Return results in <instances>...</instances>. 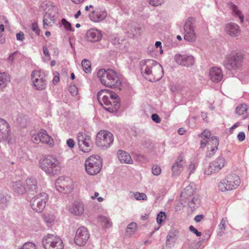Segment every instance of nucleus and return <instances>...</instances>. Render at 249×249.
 Wrapping results in <instances>:
<instances>
[{"label":"nucleus","mask_w":249,"mask_h":249,"mask_svg":"<svg viewBox=\"0 0 249 249\" xmlns=\"http://www.w3.org/2000/svg\"><path fill=\"white\" fill-rule=\"evenodd\" d=\"M97 100L99 103L109 112H114L118 110L120 106L119 98L113 91L108 89H102L97 93Z\"/></svg>","instance_id":"1"},{"label":"nucleus","mask_w":249,"mask_h":249,"mask_svg":"<svg viewBox=\"0 0 249 249\" xmlns=\"http://www.w3.org/2000/svg\"><path fill=\"white\" fill-rule=\"evenodd\" d=\"M142 66V72L144 76L150 81L159 80L163 76V70L161 66L154 60H147Z\"/></svg>","instance_id":"2"},{"label":"nucleus","mask_w":249,"mask_h":249,"mask_svg":"<svg viewBox=\"0 0 249 249\" xmlns=\"http://www.w3.org/2000/svg\"><path fill=\"white\" fill-rule=\"evenodd\" d=\"M97 76L101 83L106 87L116 88L121 84L119 78L114 70L101 69L97 72Z\"/></svg>","instance_id":"3"},{"label":"nucleus","mask_w":249,"mask_h":249,"mask_svg":"<svg viewBox=\"0 0 249 249\" xmlns=\"http://www.w3.org/2000/svg\"><path fill=\"white\" fill-rule=\"evenodd\" d=\"M40 168L50 175L57 174L61 170L60 163L55 158L48 156L39 161Z\"/></svg>","instance_id":"4"},{"label":"nucleus","mask_w":249,"mask_h":249,"mask_svg":"<svg viewBox=\"0 0 249 249\" xmlns=\"http://www.w3.org/2000/svg\"><path fill=\"white\" fill-rule=\"evenodd\" d=\"M239 177L235 174H231L226 176L218 184V188L221 192L232 190L236 189L240 184Z\"/></svg>","instance_id":"5"},{"label":"nucleus","mask_w":249,"mask_h":249,"mask_svg":"<svg viewBox=\"0 0 249 249\" xmlns=\"http://www.w3.org/2000/svg\"><path fill=\"white\" fill-rule=\"evenodd\" d=\"M85 166L86 171L89 175H95L100 172L102 161L99 156L92 155L85 160Z\"/></svg>","instance_id":"6"},{"label":"nucleus","mask_w":249,"mask_h":249,"mask_svg":"<svg viewBox=\"0 0 249 249\" xmlns=\"http://www.w3.org/2000/svg\"><path fill=\"white\" fill-rule=\"evenodd\" d=\"M42 243L45 249H64V245L61 238L53 234L45 235L42 239Z\"/></svg>","instance_id":"7"},{"label":"nucleus","mask_w":249,"mask_h":249,"mask_svg":"<svg viewBox=\"0 0 249 249\" xmlns=\"http://www.w3.org/2000/svg\"><path fill=\"white\" fill-rule=\"evenodd\" d=\"M195 19L189 18L184 25V39L188 42H195L197 38V35L195 31Z\"/></svg>","instance_id":"8"},{"label":"nucleus","mask_w":249,"mask_h":249,"mask_svg":"<svg viewBox=\"0 0 249 249\" xmlns=\"http://www.w3.org/2000/svg\"><path fill=\"white\" fill-rule=\"evenodd\" d=\"M49 197L45 193H40L33 197L30 201L32 209L36 212H41L44 209Z\"/></svg>","instance_id":"9"},{"label":"nucleus","mask_w":249,"mask_h":249,"mask_svg":"<svg viewBox=\"0 0 249 249\" xmlns=\"http://www.w3.org/2000/svg\"><path fill=\"white\" fill-rule=\"evenodd\" d=\"M55 186L57 191L65 194L71 193L74 188L73 181L68 177L58 178L55 181Z\"/></svg>","instance_id":"10"},{"label":"nucleus","mask_w":249,"mask_h":249,"mask_svg":"<svg viewBox=\"0 0 249 249\" xmlns=\"http://www.w3.org/2000/svg\"><path fill=\"white\" fill-rule=\"evenodd\" d=\"M47 11L43 17V27L45 26H52L55 22V15L58 13V7L53 4H47Z\"/></svg>","instance_id":"11"},{"label":"nucleus","mask_w":249,"mask_h":249,"mask_svg":"<svg viewBox=\"0 0 249 249\" xmlns=\"http://www.w3.org/2000/svg\"><path fill=\"white\" fill-rule=\"evenodd\" d=\"M114 140L113 134L107 130H101L96 135L95 143L99 147H107L111 144Z\"/></svg>","instance_id":"12"},{"label":"nucleus","mask_w":249,"mask_h":249,"mask_svg":"<svg viewBox=\"0 0 249 249\" xmlns=\"http://www.w3.org/2000/svg\"><path fill=\"white\" fill-rule=\"evenodd\" d=\"M77 140L79 150L84 153L90 152L92 148V142L91 137L84 132L77 134Z\"/></svg>","instance_id":"13"},{"label":"nucleus","mask_w":249,"mask_h":249,"mask_svg":"<svg viewBox=\"0 0 249 249\" xmlns=\"http://www.w3.org/2000/svg\"><path fill=\"white\" fill-rule=\"evenodd\" d=\"M31 140L35 143L38 144L41 142L48 144L51 147L53 146L54 143L53 139L44 129H41L38 132L32 134Z\"/></svg>","instance_id":"14"},{"label":"nucleus","mask_w":249,"mask_h":249,"mask_svg":"<svg viewBox=\"0 0 249 249\" xmlns=\"http://www.w3.org/2000/svg\"><path fill=\"white\" fill-rule=\"evenodd\" d=\"M243 59V55L241 53H232L227 56L225 64L228 69L235 70L241 67Z\"/></svg>","instance_id":"15"},{"label":"nucleus","mask_w":249,"mask_h":249,"mask_svg":"<svg viewBox=\"0 0 249 249\" xmlns=\"http://www.w3.org/2000/svg\"><path fill=\"white\" fill-rule=\"evenodd\" d=\"M32 81L36 90H43L46 87V80L44 74L40 71H35L32 74Z\"/></svg>","instance_id":"16"},{"label":"nucleus","mask_w":249,"mask_h":249,"mask_svg":"<svg viewBox=\"0 0 249 249\" xmlns=\"http://www.w3.org/2000/svg\"><path fill=\"white\" fill-rule=\"evenodd\" d=\"M89 237V233L87 228L85 227L79 228L74 237V243L78 246H84L86 245Z\"/></svg>","instance_id":"17"},{"label":"nucleus","mask_w":249,"mask_h":249,"mask_svg":"<svg viewBox=\"0 0 249 249\" xmlns=\"http://www.w3.org/2000/svg\"><path fill=\"white\" fill-rule=\"evenodd\" d=\"M225 159L223 157L219 156L205 169L204 174L210 175L213 173L217 172L225 165Z\"/></svg>","instance_id":"18"},{"label":"nucleus","mask_w":249,"mask_h":249,"mask_svg":"<svg viewBox=\"0 0 249 249\" xmlns=\"http://www.w3.org/2000/svg\"><path fill=\"white\" fill-rule=\"evenodd\" d=\"M90 9L92 10L89 17V19L93 22H99L103 20L107 17V13L104 11H101L99 9L93 10V6L92 5H87L85 7V11H88Z\"/></svg>","instance_id":"19"},{"label":"nucleus","mask_w":249,"mask_h":249,"mask_svg":"<svg viewBox=\"0 0 249 249\" xmlns=\"http://www.w3.org/2000/svg\"><path fill=\"white\" fill-rule=\"evenodd\" d=\"M11 131L9 124L5 120L0 118V142L6 141Z\"/></svg>","instance_id":"20"},{"label":"nucleus","mask_w":249,"mask_h":249,"mask_svg":"<svg viewBox=\"0 0 249 249\" xmlns=\"http://www.w3.org/2000/svg\"><path fill=\"white\" fill-rule=\"evenodd\" d=\"M176 62L182 66L189 67L194 62V57L192 55L176 54L175 56Z\"/></svg>","instance_id":"21"},{"label":"nucleus","mask_w":249,"mask_h":249,"mask_svg":"<svg viewBox=\"0 0 249 249\" xmlns=\"http://www.w3.org/2000/svg\"><path fill=\"white\" fill-rule=\"evenodd\" d=\"M219 145V141L217 137H212L207 145V154L209 157L213 155L217 150V147Z\"/></svg>","instance_id":"22"},{"label":"nucleus","mask_w":249,"mask_h":249,"mask_svg":"<svg viewBox=\"0 0 249 249\" xmlns=\"http://www.w3.org/2000/svg\"><path fill=\"white\" fill-rule=\"evenodd\" d=\"M87 38L91 42H96L102 38L101 32L95 29H90L87 33Z\"/></svg>","instance_id":"23"},{"label":"nucleus","mask_w":249,"mask_h":249,"mask_svg":"<svg viewBox=\"0 0 249 249\" xmlns=\"http://www.w3.org/2000/svg\"><path fill=\"white\" fill-rule=\"evenodd\" d=\"M12 189L15 193L23 195L27 192V190L24 184L20 180H17L13 182Z\"/></svg>","instance_id":"24"},{"label":"nucleus","mask_w":249,"mask_h":249,"mask_svg":"<svg viewBox=\"0 0 249 249\" xmlns=\"http://www.w3.org/2000/svg\"><path fill=\"white\" fill-rule=\"evenodd\" d=\"M209 75L211 79L215 82L221 81L223 78L221 70L217 67H213L210 69Z\"/></svg>","instance_id":"25"},{"label":"nucleus","mask_w":249,"mask_h":249,"mask_svg":"<svg viewBox=\"0 0 249 249\" xmlns=\"http://www.w3.org/2000/svg\"><path fill=\"white\" fill-rule=\"evenodd\" d=\"M70 212L74 215H81L84 211V206L83 203L79 202H74L69 209Z\"/></svg>","instance_id":"26"},{"label":"nucleus","mask_w":249,"mask_h":249,"mask_svg":"<svg viewBox=\"0 0 249 249\" xmlns=\"http://www.w3.org/2000/svg\"><path fill=\"white\" fill-rule=\"evenodd\" d=\"M226 32L230 36H236L240 32L239 26L235 23H229L226 25L225 29Z\"/></svg>","instance_id":"27"},{"label":"nucleus","mask_w":249,"mask_h":249,"mask_svg":"<svg viewBox=\"0 0 249 249\" xmlns=\"http://www.w3.org/2000/svg\"><path fill=\"white\" fill-rule=\"evenodd\" d=\"M26 189L28 193L33 194L37 191V182L34 178H28L26 180Z\"/></svg>","instance_id":"28"},{"label":"nucleus","mask_w":249,"mask_h":249,"mask_svg":"<svg viewBox=\"0 0 249 249\" xmlns=\"http://www.w3.org/2000/svg\"><path fill=\"white\" fill-rule=\"evenodd\" d=\"M249 107L246 104H241L239 105L236 108V113L239 115L242 116L244 119H246L248 115V111Z\"/></svg>","instance_id":"29"},{"label":"nucleus","mask_w":249,"mask_h":249,"mask_svg":"<svg viewBox=\"0 0 249 249\" xmlns=\"http://www.w3.org/2000/svg\"><path fill=\"white\" fill-rule=\"evenodd\" d=\"M118 159L122 163L132 164L133 160L130 155L123 150L118 151Z\"/></svg>","instance_id":"30"},{"label":"nucleus","mask_w":249,"mask_h":249,"mask_svg":"<svg viewBox=\"0 0 249 249\" xmlns=\"http://www.w3.org/2000/svg\"><path fill=\"white\" fill-rule=\"evenodd\" d=\"M10 80L11 77L9 74L5 72H0V89L5 88Z\"/></svg>","instance_id":"31"},{"label":"nucleus","mask_w":249,"mask_h":249,"mask_svg":"<svg viewBox=\"0 0 249 249\" xmlns=\"http://www.w3.org/2000/svg\"><path fill=\"white\" fill-rule=\"evenodd\" d=\"M195 189L192 185H190L181 192V196L184 198H188L193 195Z\"/></svg>","instance_id":"32"},{"label":"nucleus","mask_w":249,"mask_h":249,"mask_svg":"<svg viewBox=\"0 0 249 249\" xmlns=\"http://www.w3.org/2000/svg\"><path fill=\"white\" fill-rule=\"evenodd\" d=\"M229 5L232 9V10L233 11V13H234V15L235 16L239 17L241 22H243V19H244V17L242 15V13L240 12V11L238 9L237 7H236V6L235 5H234V4H233L232 3H229Z\"/></svg>","instance_id":"33"},{"label":"nucleus","mask_w":249,"mask_h":249,"mask_svg":"<svg viewBox=\"0 0 249 249\" xmlns=\"http://www.w3.org/2000/svg\"><path fill=\"white\" fill-rule=\"evenodd\" d=\"M98 221L106 228H109L112 226V222L106 217L100 216L98 218Z\"/></svg>","instance_id":"34"},{"label":"nucleus","mask_w":249,"mask_h":249,"mask_svg":"<svg viewBox=\"0 0 249 249\" xmlns=\"http://www.w3.org/2000/svg\"><path fill=\"white\" fill-rule=\"evenodd\" d=\"M81 65L85 72L88 73L90 71L91 63L87 59H84L81 62Z\"/></svg>","instance_id":"35"},{"label":"nucleus","mask_w":249,"mask_h":249,"mask_svg":"<svg viewBox=\"0 0 249 249\" xmlns=\"http://www.w3.org/2000/svg\"><path fill=\"white\" fill-rule=\"evenodd\" d=\"M182 167L183 164L182 162H180L178 161H176V162L173 165L172 167L173 175L177 174L179 169L182 168Z\"/></svg>","instance_id":"36"},{"label":"nucleus","mask_w":249,"mask_h":249,"mask_svg":"<svg viewBox=\"0 0 249 249\" xmlns=\"http://www.w3.org/2000/svg\"><path fill=\"white\" fill-rule=\"evenodd\" d=\"M18 249H37V248L36 245L33 242H28L24 243Z\"/></svg>","instance_id":"37"},{"label":"nucleus","mask_w":249,"mask_h":249,"mask_svg":"<svg viewBox=\"0 0 249 249\" xmlns=\"http://www.w3.org/2000/svg\"><path fill=\"white\" fill-rule=\"evenodd\" d=\"M166 214L164 212H160L157 216V222L158 224H161L162 222H163L166 219Z\"/></svg>","instance_id":"38"},{"label":"nucleus","mask_w":249,"mask_h":249,"mask_svg":"<svg viewBox=\"0 0 249 249\" xmlns=\"http://www.w3.org/2000/svg\"><path fill=\"white\" fill-rule=\"evenodd\" d=\"M133 196L135 199L138 200H146L147 199V196L143 193L135 192L133 193Z\"/></svg>","instance_id":"39"},{"label":"nucleus","mask_w":249,"mask_h":249,"mask_svg":"<svg viewBox=\"0 0 249 249\" xmlns=\"http://www.w3.org/2000/svg\"><path fill=\"white\" fill-rule=\"evenodd\" d=\"M137 228V225L136 223L132 222L130 223L127 228L126 232H129L130 234L134 232Z\"/></svg>","instance_id":"40"},{"label":"nucleus","mask_w":249,"mask_h":249,"mask_svg":"<svg viewBox=\"0 0 249 249\" xmlns=\"http://www.w3.org/2000/svg\"><path fill=\"white\" fill-rule=\"evenodd\" d=\"M198 137L199 138H204L207 139H210L211 136V132L207 130H204L201 134L198 135Z\"/></svg>","instance_id":"41"},{"label":"nucleus","mask_w":249,"mask_h":249,"mask_svg":"<svg viewBox=\"0 0 249 249\" xmlns=\"http://www.w3.org/2000/svg\"><path fill=\"white\" fill-rule=\"evenodd\" d=\"M61 23L64 27V28L69 31H73L71 24L68 21L66 20L65 18H62L61 20Z\"/></svg>","instance_id":"42"},{"label":"nucleus","mask_w":249,"mask_h":249,"mask_svg":"<svg viewBox=\"0 0 249 249\" xmlns=\"http://www.w3.org/2000/svg\"><path fill=\"white\" fill-rule=\"evenodd\" d=\"M152 173L155 176H158L161 173V169L157 165L154 166L152 169Z\"/></svg>","instance_id":"43"},{"label":"nucleus","mask_w":249,"mask_h":249,"mask_svg":"<svg viewBox=\"0 0 249 249\" xmlns=\"http://www.w3.org/2000/svg\"><path fill=\"white\" fill-rule=\"evenodd\" d=\"M150 4L157 6L161 5L163 3V0H148Z\"/></svg>","instance_id":"44"},{"label":"nucleus","mask_w":249,"mask_h":249,"mask_svg":"<svg viewBox=\"0 0 249 249\" xmlns=\"http://www.w3.org/2000/svg\"><path fill=\"white\" fill-rule=\"evenodd\" d=\"M0 22L5 25V27H9V22L6 18L4 16H0Z\"/></svg>","instance_id":"45"},{"label":"nucleus","mask_w":249,"mask_h":249,"mask_svg":"<svg viewBox=\"0 0 249 249\" xmlns=\"http://www.w3.org/2000/svg\"><path fill=\"white\" fill-rule=\"evenodd\" d=\"M32 29L35 32L38 36L39 35L40 30L38 28V24L36 22H34L32 24Z\"/></svg>","instance_id":"46"},{"label":"nucleus","mask_w":249,"mask_h":249,"mask_svg":"<svg viewBox=\"0 0 249 249\" xmlns=\"http://www.w3.org/2000/svg\"><path fill=\"white\" fill-rule=\"evenodd\" d=\"M227 222V218H223L220 222L219 227L221 230H225L226 229V225Z\"/></svg>","instance_id":"47"},{"label":"nucleus","mask_w":249,"mask_h":249,"mask_svg":"<svg viewBox=\"0 0 249 249\" xmlns=\"http://www.w3.org/2000/svg\"><path fill=\"white\" fill-rule=\"evenodd\" d=\"M43 53L46 56V58H45V60L46 61H48L50 59V56L49 53V51L46 47L43 46Z\"/></svg>","instance_id":"48"},{"label":"nucleus","mask_w":249,"mask_h":249,"mask_svg":"<svg viewBox=\"0 0 249 249\" xmlns=\"http://www.w3.org/2000/svg\"><path fill=\"white\" fill-rule=\"evenodd\" d=\"M189 230L196 234L197 236H200L202 235L201 232L198 231L193 226L191 225L189 227Z\"/></svg>","instance_id":"49"},{"label":"nucleus","mask_w":249,"mask_h":249,"mask_svg":"<svg viewBox=\"0 0 249 249\" xmlns=\"http://www.w3.org/2000/svg\"><path fill=\"white\" fill-rule=\"evenodd\" d=\"M67 144L70 148H73L75 145L74 141L72 139H69L67 141Z\"/></svg>","instance_id":"50"},{"label":"nucleus","mask_w":249,"mask_h":249,"mask_svg":"<svg viewBox=\"0 0 249 249\" xmlns=\"http://www.w3.org/2000/svg\"><path fill=\"white\" fill-rule=\"evenodd\" d=\"M202 138V140L200 141V148H204L205 146L206 145V144L208 142H209L208 141V140L207 139H206V138Z\"/></svg>","instance_id":"51"},{"label":"nucleus","mask_w":249,"mask_h":249,"mask_svg":"<svg viewBox=\"0 0 249 249\" xmlns=\"http://www.w3.org/2000/svg\"><path fill=\"white\" fill-rule=\"evenodd\" d=\"M152 119L153 121L157 123H159L160 122V119L157 114H154L152 115Z\"/></svg>","instance_id":"52"},{"label":"nucleus","mask_w":249,"mask_h":249,"mask_svg":"<svg viewBox=\"0 0 249 249\" xmlns=\"http://www.w3.org/2000/svg\"><path fill=\"white\" fill-rule=\"evenodd\" d=\"M17 39L18 40L22 41L24 38V35L22 32H20L16 35Z\"/></svg>","instance_id":"53"},{"label":"nucleus","mask_w":249,"mask_h":249,"mask_svg":"<svg viewBox=\"0 0 249 249\" xmlns=\"http://www.w3.org/2000/svg\"><path fill=\"white\" fill-rule=\"evenodd\" d=\"M70 91L72 95L77 94V88L75 86H72L70 88Z\"/></svg>","instance_id":"54"},{"label":"nucleus","mask_w":249,"mask_h":249,"mask_svg":"<svg viewBox=\"0 0 249 249\" xmlns=\"http://www.w3.org/2000/svg\"><path fill=\"white\" fill-rule=\"evenodd\" d=\"M195 169V164L194 163H191L188 167V170L190 171V174H191L192 173H194Z\"/></svg>","instance_id":"55"},{"label":"nucleus","mask_w":249,"mask_h":249,"mask_svg":"<svg viewBox=\"0 0 249 249\" xmlns=\"http://www.w3.org/2000/svg\"><path fill=\"white\" fill-rule=\"evenodd\" d=\"M237 138L240 142L244 141L245 138V133L242 132H240L237 135Z\"/></svg>","instance_id":"56"},{"label":"nucleus","mask_w":249,"mask_h":249,"mask_svg":"<svg viewBox=\"0 0 249 249\" xmlns=\"http://www.w3.org/2000/svg\"><path fill=\"white\" fill-rule=\"evenodd\" d=\"M44 220L46 223H51L54 221V219L53 217L50 218L49 219H47L46 215L44 216Z\"/></svg>","instance_id":"57"},{"label":"nucleus","mask_w":249,"mask_h":249,"mask_svg":"<svg viewBox=\"0 0 249 249\" xmlns=\"http://www.w3.org/2000/svg\"><path fill=\"white\" fill-rule=\"evenodd\" d=\"M203 219V216L202 215H197L195 217V220L198 222Z\"/></svg>","instance_id":"58"},{"label":"nucleus","mask_w":249,"mask_h":249,"mask_svg":"<svg viewBox=\"0 0 249 249\" xmlns=\"http://www.w3.org/2000/svg\"><path fill=\"white\" fill-rule=\"evenodd\" d=\"M60 78L58 75H55L53 80L54 84H57L59 81Z\"/></svg>","instance_id":"59"},{"label":"nucleus","mask_w":249,"mask_h":249,"mask_svg":"<svg viewBox=\"0 0 249 249\" xmlns=\"http://www.w3.org/2000/svg\"><path fill=\"white\" fill-rule=\"evenodd\" d=\"M155 46L156 48L160 47V53H162L163 51L161 49V43L160 41H157L155 43Z\"/></svg>","instance_id":"60"},{"label":"nucleus","mask_w":249,"mask_h":249,"mask_svg":"<svg viewBox=\"0 0 249 249\" xmlns=\"http://www.w3.org/2000/svg\"><path fill=\"white\" fill-rule=\"evenodd\" d=\"M16 54V52H14L13 53H11L9 56L8 57V60L10 61H13L14 60V56Z\"/></svg>","instance_id":"61"},{"label":"nucleus","mask_w":249,"mask_h":249,"mask_svg":"<svg viewBox=\"0 0 249 249\" xmlns=\"http://www.w3.org/2000/svg\"><path fill=\"white\" fill-rule=\"evenodd\" d=\"M178 132L179 135H183L185 133L186 130L183 128H180L178 130Z\"/></svg>","instance_id":"62"},{"label":"nucleus","mask_w":249,"mask_h":249,"mask_svg":"<svg viewBox=\"0 0 249 249\" xmlns=\"http://www.w3.org/2000/svg\"><path fill=\"white\" fill-rule=\"evenodd\" d=\"M72 2H73L75 4H79L83 2H84L85 0H71Z\"/></svg>","instance_id":"63"},{"label":"nucleus","mask_w":249,"mask_h":249,"mask_svg":"<svg viewBox=\"0 0 249 249\" xmlns=\"http://www.w3.org/2000/svg\"><path fill=\"white\" fill-rule=\"evenodd\" d=\"M183 158H184L183 156L182 155H180L178 158L177 161H178L180 162H182V161H183Z\"/></svg>","instance_id":"64"}]
</instances>
